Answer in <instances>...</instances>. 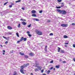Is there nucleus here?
<instances>
[{"instance_id":"58","label":"nucleus","mask_w":75,"mask_h":75,"mask_svg":"<svg viewBox=\"0 0 75 75\" xmlns=\"http://www.w3.org/2000/svg\"><path fill=\"white\" fill-rule=\"evenodd\" d=\"M20 20H21V21L22 20V21H23V19H21Z\"/></svg>"},{"instance_id":"2","label":"nucleus","mask_w":75,"mask_h":75,"mask_svg":"<svg viewBox=\"0 0 75 75\" xmlns=\"http://www.w3.org/2000/svg\"><path fill=\"white\" fill-rule=\"evenodd\" d=\"M36 32L37 34H38V35H41L42 34V32H41V31H39L38 30H36Z\"/></svg>"},{"instance_id":"39","label":"nucleus","mask_w":75,"mask_h":75,"mask_svg":"<svg viewBox=\"0 0 75 75\" xmlns=\"http://www.w3.org/2000/svg\"><path fill=\"white\" fill-rule=\"evenodd\" d=\"M72 25H75V24L74 23H73L72 24Z\"/></svg>"},{"instance_id":"60","label":"nucleus","mask_w":75,"mask_h":75,"mask_svg":"<svg viewBox=\"0 0 75 75\" xmlns=\"http://www.w3.org/2000/svg\"><path fill=\"white\" fill-rule=\"evenodd\" d=\"M53 69L54 71H55V69L54 68Z\"/></svg>"},{"instance_id":"21","label":"nucleus","mask_w":75,"mask_h":75,"mask_svg":"<svg viewBox=\"0 0 75 75\" xmlns=\"http://www.w3.org/2000/svg\"><path fill=\"white\" fill-rule=\"evenodd\" d=\"M35 72H37V71H38V69H35Z\"/></svg>"},{"instance_id":"22","label":"nucleus","mask_w":75,"mask_h":75,"mask_svg":"<svg viewBox=\"0 0 75 75\" xmlns=\"http://www.w3.org/2000/svg\"><path fill=\"white\" fill-rule=\"evenodd\" d=\"M18 28H20V23H19L18 25Z\"/></svg>"},{"instance_id":"54","label":"nucleus","mask_w":75,"mask_h":75,"mask_svg":"<svg viewBox=\"0 0 75 75\" xmlns=\"http://www.w3.org/2000/svg\"><path fill=\"white\" fill-rule=\"evenodd\" d=\"M65 44H68V43H65Z\"/></svg>"},{"instance_id":"13","label":"nucleus","mask_w":75,"mask_h":75,"mask_svg":"<svg viewBox=\"0 0 75 75\" xmlns=\"http://www.w3.org/2000/svg\"><path fill=\"white\" fill-rule=\"evenodd\" d=\"M19 54H20L21 55H24V54L21 52H20L19 53Z\"/></svg>"},{"instance_id":"6","label":"nucleus","mask_w":75,"mask_h":75,"mask_svg":"<svg viewBox=\"0 0 75 75\" xmlns=\"http://www.w3.org/2000/svg\"><path fill=\"white\" fill-rule=\"evenodd\" d=\"M33 20H35V21H40V19L37 18H34Z\"/></svg>"},{"instance_id":"46","label":"nucleus","mask_w":75,"mask_h":75,"mask_svg":"<svg viewBox=\"0 0 75 75\" xmlns=\"http://www.w3.org/2000/svg\"><path fill=\"white\" fill-rule=\"evenodd\" d=\"M22 9L23 10H24V8H23V7L22 8Z\"/></svg>"},{"instance_id":"4","label":"nucleus","mask_w":75,"mask_h":75,"mask_svg":"<svg viewBox=\"0 0 75 75\" xmlns=\"http://www.w3.org/2000/svg\"><path fill=\"white\" fill-rule=\"evenodd\" d=\"M21 69H20V71L21 73H22V74H24V71H24V68L23 67L21 66Z\"/></svg>"},{"instance_id":"63","label":"nucleus","mask_w":75,"mask_h":75,"mask_svg":"<svg viewBox=\"0 0 75 75\" xmlns=\"http://www.w3.org/2000/svg\"><path fill=\"white\" fill-rule=\"evenodd\" d=\"M7 38H10V37H7Z\"/></svg>"},{"instance_id":"3","label":"nucleus","mask_w":75,"mask_h":75,"mask_svg":"<svg viewBox=\"0 0 75 75\" xmlns=\"http://www.w3.org/2000/svg\"><path fill=\"white\" fill-rule=\"evenodd\" d=\"M30 65L29 63L25 64H24V65L21 66L23 68H25V67H27L28 66Z\"/></svg>"},{"instance_id":"36","label":"nucleus","mask_w":75,"mask_h":75,"mask_svg":"<svg viewBox=\"0 0 75 75\" xmlns=\"http://www.w3.org/2000/svg\"><path fill=\"white\" fill-rule=\"evenodd\" d=\"M47 22L48 23H50V22H51V21L50 20H47Z\"/></svg>"},{"instance_id":"9","label":"nucleus","mask_w":75,"mask_h":75,"mask_svg":"<svg viewBox=\"0 0 75 75\" xmlns=\"http://www.w3.org/2000/svg\"><path fill=\"white\" fill-rule=\"evenodd\" d=\"M36 12L35 11V10H33L31 11V13L33 14H35V13Z\"/></svg>"},{"instance_id":"57","label":"nucleus","mask_w":75,"mask_h":75,"mask_svg":"<svg viewBox=\"0 0 75 75\" xmlns=\"http://www.w3.org/2000/svg\"><path fill=\"white\" fill-rule=\"evenodd\" d=\"M0 46L1 47H3V45H1Z\"/></svg>"},{"instance_id":"23","label":"nucleus","mask_w":75,"mask_h":75,"mask_svg":"<svg viewBox=\"0 0 75 75\" xmlns=\"http://www.w3.org/2000/svg\"><path fill=\"white\" fill-rule=\"evenodd\" d=\"M3 38H5V39H6L7 40H8V39L6 37H5L4 36H3Z\"/></svg>"},{"instance_id":"17","label":"nucleus","mask_w":75,"mask_h":75,"mask_svg":"<svg viewBox=\"0 0 75 75\" xmlns=\"http://www.w3.org/2000/svg\"><path fill=\"white\" fill-rule=\"evenodd\" d=\"M23 41H26V40H27V38H24V37H23Z\"/></svg>"},{"instance_id":"44","label":"nucleus","mask_w":75,"mask_h":75,"mask_svg":"<svg viewBox=\"0 0 75 75\" xmlns=\"http://www.w3.org/2000/svg\"><path fill=\"white\" fill-rule=\"evenodd\" d=\"M44 72V70H42L41 71V72H42H42Z\"/></svg>"},{"instance_id":"24","label":"nucleus","mask_w":75,"mask_h":75,"mask_svg":"<svg viewBox=\"0 0 75 75\" xmlns=\"http://www.w3.org/2000/svg\"><path fill=\"white\" fill-rule=\"evenodd\" d=\"M50 70H49L47 72V74H50Z\"/></svg>"},{"instance_id":"49","label":"nucleus","mask_w":75,"mask_h":75,"mask_svg":"<svg viewBox=\"0 0 75 75\" xmlns=\"http://www.w3.org/2000/svg\"><path fill=\"white\" fill-rule=\"evenodd\" d=\"M47 48V45L45 46V48Z\"/></svg>"},{"instance_id":"28","label":"nucleus","mask_w":75,"mask_h":75,"mask_svg":"<svg viewBox=\"0 0 75 75\" xmlns=\"http://www.w3.org/2000/svg\"><path fill=\"white\" fill-rule=\"evenodd\" d=\"M28 35L29 37H31V35L30 34H28Z\"/></svg>"},{"instance_id":"35","label":"nucleus","mask_w":75,"mask_h":75,"mask_svg":"<svg viewBox=\"0 0 75 75\" xmlns=\"http://www.w3.org/2000/svg\"><path fill=\"white\" fill-rule=\"evenodd\" d=\"M50 35H53V33H51L50 34Z\"/></svg>"},{"instance_id":"37","label":"nucleus","mask_w":75,"mask_h":75,"mask_svg":"<svg viewBox=\"0 0 75 75\" xmlns=\"http://www.w3.org/2000/svg\"><path fill=\"white\" fill-rule=\"evenodd\" d=\"M28 28L30 27H31V25H28Z\"/></svg>"},{"instance_id":"41","label":"nucleus","mask_w":75,"mask_h":75,"mask_svg":"<svg viewBox=\"0 0 75 75\" xmlns=\"http://www.w3.org/2000/svg\"><path fill=\"white\" fill-rule=\"evenodd\" d=\"M73 47H75V44H73Z\"/></svg>"},{"instance_id":"61","label":"nucleus","mask_w":75,"mask_h":75,"mask_svg":"<svg viewBox=\"0 0 75 75\" xmlns=\"http://www.w3.org/2000/svg\"><path fill=\"white\" fill-rule=\"evenodd\" d=\"M23 21H26L25 19H24V20H23Z\"/></svg>"},{"instance_id":"33","label":"nucleus","mask_w":75,"mask_h":75,"mask_svg":"<svg viewBox=\"0 0 75 75\" xmlns=\"http://www.w3.org/2000/svg\"><path fill=\"white\" fill-rule=\"evenodd\" d=\"M9 7H10V8H11V7H12V5H9Z\"/></svg>"},{"instance_id":"31","label":"nucleus","mask_w":75,"mask_h":75,"mask_svg":"<svg viewBox=\"0 0 75 75\" xmlns=\"http://www.w3.org/2000/svg\"><path fill=\"white\" fill-rule=\"evenodd\" d=\"M40 13H42V11L41 10L39 11Z\"/></svg>"},{"instance_id":"56","label":"nucleus","mask_w":75,"mask_h":75,"mask_svg":"<svg viewBox=\"0 0 75 75\" xmlns=\"http://www.w3.org/2000/svg\"><path fill=\"white\" fill-rule=\"evenodd\" d=\"M14 4H13V3H12L11 5L12 6V5H14Z\"/></svg>"},{"instance_id":"59","label":"nucleus","mask_w":75,"mask_h":75,"mask_svg":"<svg viewBox=\"0 0 75 75\" xmlns=\"http://www.w3.org/2000/svg\"><path fill=\"white\" fill-rule=\"evenodd\" d=\"M31 75H33V73H31Z\"/></svg>"},{"instance_id":"16","label":"nucleus","mask_w":75,"mask_h":75,"mask_svg":"<svg viewBox=\"0 0 75 75\" xmlns=\"http://www.w3.org/2000/svg\"><path fill=\"white\" fill-rule=\"evenodd\" d=\"M68 38V36L67 35H64V38Z\"/></svg>"},{"instance_id":"8","label":"nucleus","mask_w":75,"mask_h":75,"mask_svg":"<svg viewBox=\"0 0 75 75\" xmlns=\"http://www.w3.org/2000/svg\"><path fill=\"white\" fill-rule=\"evenodd\" d=\"M60 4H62L61 5V7H64V3L62 2V3H60Z\"/></svg>"},{"instance_id":"1","label":"nucleus","mask_w":75,"mask_h":75,"mask_svg":"<svg viewBox=\"0 0 75 75\" xmlns=\"http://www.w3.org/2000/svg\"><path fill=\"white\" fill-rule=\"evenodd\" d=\"M57 11L59 12L61 14H65L66 13H67V11L64 10H60L58 9L57 10Z\"/></svg>"},{"instance_id":"52","label":"nucleus","mask_w":75,"mask_h":75,"mask_svg":"<svg viewBox=\"0 0 75 75\" xmlns=\"http://www.w3.org/2000/svg\"><path fill=\"white\" fill-rule=\"evenodd\" d=\"M58 51L59 52L60 51V50H58Z\"/></svg>"},{"instance_id":"50","label":"nucleus","mask_w":75,"mask_h":75,"mask_svg":"<svg viewBox=\"0 0 75 75\" xmlns=\"http://www.w3.org/2000/svg\"><path fill=\"white\" fill-rule=\"evenodd\" d=\"M50 63H53V61L52 60L51 62H50Z\"/></svg>"},{"instance_id":"51","label":"nucleus","mask_w":75,"mask_h":75,"mask_svg":"<svg viewBox=\"0 0 75 75\" xmlns=\"http://www.w3.org/2000/svg\"><path fill=\"white\" fill-rule=\"evenodd\" d=\"M73 61H74V62H75V59L74 58L73 59Z\"/></svg>"},{"instance_id":"48","label":"nucleus","mask_w":75,"mask_h":75,"mask_svg":"<svg viewBox=\"0 0 75 75\" xmlns=\"http://www.w3.org/2000/svg\"><path fill=\"white\" fill-rule=\"evenodd\" d=\"M27 34H29L30 33V32L29 31H27Z\"/></svg>"},{"instance_id":"55","label":"nucleus","mask_w":75,"mask_h":75,"mask_svg":"<svg viewBox=\"0 0 75 75\" xmlns=\"http://www.w3.org/2000/svg\"><path fill=\"white\" fill-rule=\"evenodd\" d=\"M58 50H60V47H58Z\"/></svg>"},{"instance_id":"45","label":"nucleus","mask_w":75,"mask_h":75,"mask_svg":"<svg viewBox=\"0 0 75 75\" xmlns=\"http://www.w3.org/2000/svg\"><path fill=\"white\" fill-rule=\"evenodd\" d=\"M36 65H38V63H36Z\"/></svg>"},{"instance_id":"30","label":"nucleus","mask_w":75,"mask_h":75,"mask_svg":"<svg viewBox=\"0 0 75 75\" xmlns=\"http://www.w3.org/2000/svg\"><path fill=\"white\" fill-rule=\"evenodd\" d=\"M62 1V0H57V1L59 2H61Z\"/></svg>"},{"instance_id":"15","label":"nucleus","mask_w":75,"mask_h":75,"mask_svg":"<svg viewBox=\"0 0 75 75\" xmlns=\"http://www.w3.org/2000/svg\"><path fill=\"white\" fill-rule=\"evenodd\" d=\"M32 16L33 17H36L37 16L35 15V14H33L32 15Z\"/></svg>"},{"instance_id":"12","label":"nucleus","mask_w":75,"mask_h":75,"mask_svg":"<svg viewBox=\"0 0 75 75\" xmlns=\"http://www.w3.org/2000/svg\"><path fill=\"white\" fill-rule=\"evenodd\" d=\"M23 39H24V37H22L20 40V41H22L23 40Z\"/></svg>"},{"instance_id":"43","label":"nucleus","mask_w":75,"mask_h":75,"mask_svg":"<svg viewBox=\"0 0 75 75\" xmlns=\"http://www.w3.org/2000/svg\"><path fill=\"white\" fill-rule=\"evenodd\" d=\"M20 41H21L20 40V41H18L17 42V43H19V42H20Z\"/></svg>"},{"instance_id":"27","label":"nucleus","mask_w":75,"mask_h":75,"mask_svg":"<svg viewBox=\"0 0 75 75\" xmlns=\"http://www.w3.org/2000/svg\"><path fill=\"white\" fill-rule=\"evenodd\" d=\"M25 57L26 58H28V56L27 55H25Z\"/></svg>"},{"instance_id":"34","label":"nucleus","mask_w":75,"mask_h":75,"mask_svg":"<svg viewBox=\"0 0 75 75\" xmlns=\"http://www.w3.org/2000/svg\"><path fill=\"white\" fill-rule=\"evenodd\" d=\"M64 53V50H62L61 51V53Z\"/></svg>"},{"instance_id":"20","label":"nucleus","mask_w":75,"mask_h":75,"mask_svg":"<svg viewBox=\"0 0 75 75\" xmlns=\"http://www.w3.org/2000/svg\"><path fill=\"white\" fill-rule=\"evenodd\" d=\"M16 35L18 37H19V35H18V33L17 32V33H16Z\"/></svg>"},{"instance_id":"32","label":"nucleus","mask_w":75,"mask_h":75,"mask_svg":"<svg viewBox=\"0 0 75 75\" xmlns=\"http://www.w3.org/2000/svg\"><path fill=\"white\" fill-rule=\"evenodd\" d=\"M8 3V2H6L4 4V6H5V5L7 4Z\"/></svg>"},{"instance_id":"40","label":"nucleus","mask_w":75,"mask_h":75,"mask_svg":"<svg viewBox=\"0 0 75 75\" xmlns=\"http://www.w3.org/2000/svg\"><path fill=\"white\" fill-rule=\"evenodd\" d=\"M53 69V67H52L50 68V69L51 70V69Z\"/></svg>"},{"instance_id":"10","label":"nucleus","mask_w":75,"mask_h":75,"mask_svg":"<svg viewBox=\"0 0 75 75\" xmlns=\"http://www.w3.org/2000/svg\"><path fill=\"white\" fill-rule=\"evenodd\" d=\"M37 67L38 69H39V70H41V68H42V67L40 66H38Z\"/></svg>"},{"instance_id":"11","label":"nucleus","mask_w":75,"mask_h":75,"mask_svg":"<svg viewBox=\"0 0 75 75\" xmlns=\"http://www.w3.org/2000/svg\"><path fill=\"white\" fill-rule=\"evenodd\" d=\"M8 28L9 30H11V29H12V28L9 26H8Z\"/></svg>"},{"instance_id":"18","label":"nucleus","mask_w":75,"mask_h":75,"mask_svg":"<svg viewBox=\"0 0 75 75\" xmlns=\"http://www.w3.org/2000/svg\"><path fill=\"white\" fill-rule=\"evenodd\" d=\"M20 1H21V0H18L17 1H15V3H18V2H20Z\"/></svg>"},{"instance_id":"5","label":"nucleus","mask_w":75,"mask_h":75,"mask_svg":"<svg viewBox=\"0 0 75 75\" xmlns=\"http://www.w3.org/2000/svg\"><path fill=\"white\" fill-rule=\"evenodd\" d=\"M61 26L62 27H67L68 25L67 24H61Z\"/></svg>"},{"instance_id":"29","label":"nucleus","mask_w":75,"mask_h":75,"mask_svg":"<svg viewBox=\"0 0 75 75\" xmlns=\"http://www.w3.org/2000/svg\"><path fill=\"white\" fill-rule=\"evenodd\" d=\"M61 6H59V7H58V6H56V8H61Z\"/></svg>"},{"instance_id":"47","label":"nucleus","mask_w":75,"mask_h":75,"mask_svg":"<svg viewBox=\"0 0 75 75\" xmlns=\"http://www.w3.org/2000/svg\"><path fill=\"white\" fill-rule=\"evenodd\" d=\"M8 41H7L6 42H5V44H7V43H8Z\"/></svg>"},{"instance_id":"25","label":"nucleus","mask_w":75,"mask_h":75,"mask_svg":"<svg viewBox=\"0 0 75 75\" xmlns=\"http://www.w3.org/2000/svg\"><path fill=\"white\" fill-rule=\"evenodd\" d=\"M17 74V72L16 71H14V72L13 73V75H16Z\"/></svg>"},{"instance_id":"62","label":"nucleus","mask_w":75,"mask_h":75,"mask_svg":"<svg viewBox=\"0 0 75 75\" xmlns=\"http://www.w3.org/2000/svg\"><path fill=\"white\" fill-rule=\"evenodd\" d=\"M3 55H4L5 53H3Z\"/></svg>"},{"instance_id":"7","label":"nucleus","mask_w":75,"mask_h":75,"mask_svg":"<svg viewBox=\"0 0 75 75\" xmlns=\"http://www.w3.org/2000/svg\"><path fill=\"white\" fill-rule=\"evenodd\" d=\"M29 55L31 57H33V56H34V53H30L29 54Z\"/></svg>"},{"instance_id":"42","label":"nucleus","mask_w":75,"mask_h":75,"mask_svg":"<svg viewBox=\"0 0 75 75\" xmlns=\"http://www.w3.org/2000/svg\"><path fill=\"white\" fill-rule=\"evenodd\" d=\"M45 51H47V48H45Z\"/></svg>"},{"instance_id":"26","label":"nucleus","mask_w":75,"mask_h":75,"mask_svg":"<svg viewBox=\"0 0 75 75\" xmlns=\"http://www.w3.org/2000/svg\"><path fill=\"white\" fill-rule=\"evenodd\" d=\"M8 35H11V34H12V33H8Z\"/></svg>"},{"instance_id":"64","label":"nucleus","mask_w":75,"mask_h":75,"mask_svg":"<svg viewBox=\"0 0 75 75\" xmlns=\"http://www.w3.org/2000/svg\"><path fill=\"white\" fill-rule=\"evenodd\" d=\"M43 75H46L45 74H44Z\"/></svg>"},{"instance_id":"14","label":"nucleus","mask_w":75,"mask_h":75,"mask_svg":"<svg viewBox=\"0 0 75 75\" xmlns=\"http://www.w3.org/2000/svg\"><path fill=\"white\" fill-rule=\"evenodd\" d=\"M22 23L23 24V25H26V23H25L24 22H22Z\"/></svg>"},{"instance_id":"53","label":"nucleus","mask_w":75,"mask_h":75,"mask_svg":"<svg viewBox=\"0 0 75 75\" xmlns=\"http://www.w3.org/2000/svg\"><path fill=\"white\" fill-rule=\"evenodd\" d=\"M3 52H5V50H3Z\"/></svg>"},{"instance_id":"19","label":"nucleus","mask_w":75,"mask_h":75,"mask_svg":"<svg viewBox=\"0 0 75 75\" xmlns=\"http://www.w3.org/2000/svg\"><path fill=\"white\" fill-rule=\"evenodd\" d=\"M56 68H59V65L56 66Z\"/></svg>"},{"instance_id":"38","label":"nucleus","mask_w":75,"mask_h":75,"mask_svg":"<svg viewBox=\"0 0 75 75\" xmlns=\"http://www.w3.org/2000/svg\"><path fill=\"white\" fill-rule=\"evenodd\" d=\"M63 64H64V63H66V61H63Z\"/></svg>"}]
</instances>
